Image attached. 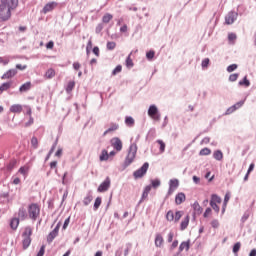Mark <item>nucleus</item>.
<instances>
[{"mask_svg":"<svg viewBox=\"0 0 256 256\" xmlns=\"http://www.w3.org/2000/svg\"><path fill=\"white\" fill-rule=\"evenodd\" d=\"M121 71H123V66L117 65L112 71V75H117V73H121Z\"/></svg>","mask_w":256,"mask_h":256,"instance_id":"obj_53","label":"nucleus"},{"mask_svg":"<svg viewBox=\"0 0 256 256\" xmlns=\"http://www.w3.org/2000/svg\"><path fill=\"white\" fill-rule=\"evenodd\" d=\"M101 203H102V198L98 196L94 201L93 211H98L99 207H101Z\"/></svg>","mask_w":256,"mask_h":256,"instance_id":"obj_32","label":"nucleus"},{"mask_svg":"<svg viewBox=\"0 0 256 256\" xmlns=\"http://www.w3.org/2000/svg\"><path fill=\"white\" fill-rule=\"evenodd\" d=\"M58 5L59 3L55 1L48 2L47 4L44 5L42 13H44V15H47V13H51V11H54Z\"/></svg>","mask_w":256,"mask_h":256,"instance_id":"obj_12","label":"nucleus"},{"mask_svg":"<svg viewBox=\"0 0 256 256\" xmlns=\"http://www.w3.org/2000/svg\"><path fill=\"white\" fill-rule=\"evenodd\" d=\"M133 60L131 59V53L128 55V57L126 58V67H128L129 69H131V67H133Z\"/></svg>","mask_w":256,"mask_h":256,"instance_id":"obj_51","label":"nucleus"},{"mask_svg":"<svg viewBox=\"0 0 256 256\" xmlns=\"http://www.w3.org/2000/svg\"><path fill=\"white\" fill-rule=\"evenodd\" d=\"M135 157H137V144L133 143L129 146L128 154L123 162L124 169H127L135 161Z\"/></svg>","mask_w":256,"mask_h":256,"instance_id":"obj_1","label":"nucleus"},{"mask_svg":"<svg viewBox=\"0 0 256 256\" xmlns=\"http://www.w3.org/2000/svg\"><path fill=\"white\" fill-rule=\"evenodd\" d=\"M186 200H187V196H185V193L183 192H179L175 196L176 205H181L182 203H185Z\"/></svg>","mask_w":256,"mask_h":256,"instance_id":"obj_15","label":"nucleus"},{"mask_svg":"<svg viewBox=\"0 0 256 256\" xmlns=\"http://www.w3.org/2000/svg\"><path fill=\"white\" fill-rule=\"evenodd\" d=\"M163 236L161 234H156L155 245L156 247H161L163 245Z\"/></svg>","mask_w":256,"mask_h":256,"instance_id":"obj_31","label":"nucleus"},{"mask_svg":"<svg viewBox=\"0 0 256 256\" xmlns=\"http://www.w3.org/2000/svg\"><path fill=\"white\" fill-rule=\"evenodd\" d=\"M31 85L30 81L22 84L19 88L20 93H27V91H31Z\"/></svg>","mask_w":256,"mask_h":256,"instance_id":"obj_18","label":"nucleus"},{"mask_svg":"<svg viewBox=\"0 0 256 256\" xmlns=\"http://www.w3.org/2000/svg\"><path fill=\"white\" fill-rule=\"evenodd\" d=\"M192 209L197 213V215H201L203 213V208L199 205V202L195 201L192 205Z\"/></svg>","mask_w":256,"mask_h":256,"instance_id":"obj_24","label":"nucleus"},{"mask_svg":"<svg viewBox=\"0 0 256 256\" xmlns=\"http://www.w3.org/2000/svg\"><path fill=\"white\" fill-rule=\"evenodd\" d=\"M199 155H200L201 157L207 156V155H211V149H209V148H203V149L200 150Z\"/></svg>","mask_w":256,"mask_h":256,"instance_id":"obj_43","label":"nucleus"},{"mask_svg":"<svg viewBox=\"0 0 256 256\" xmlns=\"http://www.w3.org/2000/svg\"><path fill=\"white\" fill-rule=\"evenodd\" d=\"M213 157L216 161H223V152L221 150H215Z\"/></svg>","mask_w":256,"mask_h":256,"instance_id":"obj_27","label":"nucleus"},{"mask_svg":"<svg viewBox=\"0 0 256 256\" xmlns=\"http://www.w3.org/2000/svg\"><path fill=\"white\" fill-rule=\"evenodd\" d=\"M109 187H111V178L107 176L105 180L98 186V193H105V191H109Z\"/></svg>","mask_w":256,"mask_h":256,"instance_id":"obj_9","label":"nucleus"},{"mask_svg":"<svg viewBox=\"0 0 256 256\" xmlns=\"http://www.w3.org/2000/svg\"><path fill=\"white\" fill-rule=\"evenodd\" d=\"M237 79H239V73H234L229 76L228 81H230V83H235Z\"/></svg>","mask_w":256,"mask_h":256,"instance_id":"obj_49","label":"nucleus"},{"mask_svg":"<svg viewBox=\"0 0 256 256\" xmlns=\"http://www.w3.org/2000/svg\"><path fill=\"white\" fill-rule=\"evenodd\" d=\"M166 220L171 222L175 220V214L173 213V210H169L166 214Z\"/></svg>","mask_w":256,"mask_h":256,"instance_id":"obj_39","label":"nucleus"},{"mask_svg":"<svg viewBox=\"0 0 256 256\" xmlns=\"http://www.w3.org/2000/svg\"><path fill=\"white\" fill-rule=\"evenodd\" d=\"M10 227L13 231H17V227H19V218H12L10 220Z\"/></svg>","mask_w":256,"mask_h":256,"instance_id":"obj_25","label":"nucleus"},{"mask_svg":"<svg viewBox=\"0 0 256 256\" xmlns=\"http://www.w3.org/2000/svg\"><path fill=\"white\" fill-rule=\"evenodd\" d=\"M43 255H45V245H42L40 247V250H39V252L37 253L36 256H43Z\"/></svg>","mask_w":256,"mask_h":256,"instance_id":"obj_62","label":"nucleus"},{"mask_svg":"<svg viewBox=\"0 0 256 256\" xmlns=\"http://www.w3.org/2000/svg\"><path fill=\"white\" fill-rule=\"evenodd\" d=\"M18 217L22 221H25V219H27V209H25V207L19 208Z\"/></svg>","mask_w":256,"mask_h":256,"instance_id":"obj_21","label":"nucleus"},{"mask_svg":"<svg viewBox=\"0 0 256 256\" xmlns=\"http://www.w3.org/2000/svg\"><path fill=\"white\" fill-rule=\"evenodd\" d=\"M238 85H240V87H250L251 82L249 81V79H247V76H244L243 80H240L238 82Z\"/></svg>","mask_w":256,"mask_h":256,"instance_id":"obj_29","label":"nucleus"},{"mask_svg":"<svg viewBox=\"0 0 256 256\" xmlns=\"http://www.w3.org/2000/svg\"><path fill=\"white\" fill-rule=\"evenodd\" d=\"M211 227H213V229H218L219 227V220L214 219L211 221Z\"/></svg>","mask_w":256,"mask_h":256,"instance_id":"obj_57","label":"nucleus"},{"mask_svg":"<svg viewBox=\"0 0 256 256\" xmlns=\"http://www.w3.org/2000/svg\"><path fill=\"white\" fill-rule=\"evenodd\" d=\"M17 75V68L8 70L1 76V79H13Z\"/></svg>","mask_w":256,"mask_h":256,"instance_id":"obj_14","label":"nucleus"},{"mask_svg":"<svg viewBox=\"0 0 256 256\" xmlns=\"http://www.w3.org/2000/svg\"><path fill=\"white\" fill-rule=\"evenodd\" d=\"M28 214L32 221H37V218L41 214V208H39V204L32 203L28 206Z\"/></svg>","mask_w":256,"mask_h":256,"instance_id":"obj_4","label":"nucleus"},{"mask_svg":"<svg viewBox=\"0 0 256 256\" xmlns=\"http://www.w3.org/2000/svg\"><path fill=\"white\" fill-rule=\"evenodd\" d=\"M173 237H175V233H173V231H170V232L168 233L167 242H168V243H173Z\"/></svg>","mask_w":256,"mask_h":256,"instance_id":"obj_59","label":"nucleus"},{"mask_svg":"<svg viewBox=\"0 0 256 256\" xmlns=\"http://www.w3.org/2000/svg\"><path fill=\"white\" fill-rule=\"evenodd\" d=\"M11 85H13L12 82H4L0 86V93H3V91H9V89H11Z\"/></svg>","mask_w":256,"mask_h":256,"instance_id":"obj_28","label":"nucleus"},{"mask_svg":"<svg viewBox=\"0 0 256 256\" xmlns=\"http://www.w3.org/2000/svg\"><path fill=\"white\" fill-rule=\"evenodd\" d=\"M100 161H108L109 160V152H107V150H102L100 157H99Z\"/></svg>","mask_w":256,"mask_h":256,"instance_id":"obj_34","label":"nucleus"},{"mask_svg":"<svg viewBox=\"0 0 256 256\" xmlns=\"http://www.w3.org/2000/svg\"><path fill=\"white\" fill-rule=\"evenodd\" d=\"M156 143H158V145H160L159 151L160 153H165V142H163V140H157Z\"/></svg>","mask_w":256,"mask_h":256,"instance_id":"obj_47","label":"nucleus"},{"mask_svg":"<svg viewBox=\"0 0 256 256\" xmlns=\"http://www.w3.org/2000/svg\"><path fill=\"white\" fill-rule=\"evenodd\" d=\"M17 165V160H11L7 166H6V169L7 171H12L15 169V166Z\"/></svg>","mask_w":256,"mask_h":256,"instance_id":"obj_36","label":"nucleus"},{"mask_svg":"<svg viewBox=\"0 0 256 256\" xmlns=\"http://www.w3.org/2000/svg\"><path fill=\"white\" fill-rule=\"evenodd\" d=\"M209 58H205L204 60H202V67L205 68V67H209Z\"/></svg>","mask_w":256,"mask_h":256,"instance_id":"obj_64","label":"nucleus"},{"mask_svg":"<svg viewBox=\"0 0 256 256\" xmlns=\"http://www.w3.org/2000/svg\"><path fill=\"white\" fill-rule=\"evenodd\" d=\"M237 17H239V13L230 11L225 17L226 25H233L237 21Z\"/></svg>","mask_w":256,"mask_h":256,"instance_id":"obj_11","label":"nucleus"},{"mask_svg":"<svg viewBox=\"0 0 256 256\" xmlns=\"http://www.w3.org/2000/svg\"><path fill=\"white\" fill-rule=\"evenodd\" d=\"M149 171V162H145L139 169L133 172L134 179H141L147 175Z\"/></svg>","mask_w":256,"mask_h":256,"instance_id":"obj_5","label":"nucleus"},{"mask_svg":"<svg viewBox=\"0 0 256 256\" xmlns=\"http://www.w3.org/2000/svg\"><path fill=\"white\" fill-rule=\"evenodd\" d=\"M11 11H14L13 8L5 6V4L0 3V23H5L11 19Z\"/></svg>","mask_w":256,"mask_h":256,"instance_id":"obj_2","label":"nucleus"},{"mask_svg":"<svg viewBox=\"0 0 256 256\" xmlns=\"http://www.w3.org/2000/svg\"><path fill=\"white\" fill-rule=\"evenodd\" d=\"M111 147L115 149V151H122L123 150V142L121 141V138L114 137L110 140Z\"/></svg>","mask_w":256,"mask_h":256,"instance_id":"obj_10","label":"nucleus"},{"mask_svg":"<svg viewBox=\"0 0 256 256\" xmlns=\"http://www.w3.org/2000/svg\"><path fill=\"white\" fill-rule=\"evenodd\" d=\"M91 201H93V191L89 190L86 194V197L83 199V205L87 207V205L91 204Z\"/></svg>","mask_w":256,"mask_h":256,"instance_id":"obj_16","label":"nucleus"},{"mask_svg":"<svg viewBox=\"0 0 256 256\" xmlns=\"http://www.w3.org/2000/svg\"><path fill=\"white\" fill-rule=\"evenodd\" d=\"M210 206L212 207V209L215 211V213H219V211L221 210V208H219V205L210 202Z\"/></svg>","mask_w":256,"mask_h":256,"instance_id":"obj_56","label":"nucleus"},{"mask_svg":"<svg viewBox=\"0 0 256 256\" xmlns=\"http://www.w3.org/2000/svg\"><path fill=\"white\" fill-rule=\"evenodd\" d=\"M210 203H215V204L221 203V198L217 194H212Z\"/></svg>","mask_w":256,"mask_h":256,"instance_id":"obj_38","label":"nucleus"},{"mask_svg":"<svg viewBox=\"0 0 256 256\" xmlns=\"http://www.w3.org/2000/svg\"><path fill=\"white\" fill-rule=\"evenodd\" d=\"M232 113H235V109L233 106H230L224 113V115H231Z\"/></svg>","mask_w":256,"mask_h":256,"instance_id":"obj_61","label":"nucleus"},{"mask_svg":"<svg viewBox=\"0 0 256 256\" xmlns=\"http://www.w3.org/2000/svg\"><path fill=\"white\" fill-rule=\"evenodd\" d=\"M113 19V14L106 13L102 17V23L105 25L107 23H110V21Z\"/></svg>","mask_w":256,"mask_h":256,"instance_id":"obj_30","label":"nucleus"},{"mask_svg":"<svg viewBox=\"0 0 256 256\" xmlns=\"http://www.w3.org/2000/svg\"><path fill=\"white\" fill-rule=\"evenodd\" d=\"M150 186L152 187V189H159V187H161V179L156 178L150 180Z\"/></svg>","mask_w":256,"mask_h":256,"instance_id":"obj_22","label":"nucleus"},{"mask_svg":"<svg viewBox=\"0 0 256 256\" xmlns=\"http://www.w3.org/2000/svg\"><path fill=\"white\" fill-rule=\"evenodd\" d=\"M31 235H33V230L31 227H26L24 232L22 233V245L23 249H29V245H31Z\"/></svg>","mask_w":256,"mask_h":256,"instance_id":"obj_3","label":"nucleus"},{"mask_svg":"<svg viewBox=\"0 0 256 256\" xmlns=\"http://www.w3.org/2000/svg\"><path fill=\"white\" fill-rule=\"evenodd\" d=\"M0 4L15 10L16 7H19V0H0Z\"/></svg>","mask_w":256,"mask_h":256,"instance_id":"obj_13","label":"nucleus"},{"mask_svg":"<svg viewBox=\"0 0 256 256\" xmlns=\"http://www.w3.org/2000/svg\"><path fill=\"white\" fill-rule=\"evenodd\" d=\"M153 57H155V51L150 50L146 53V58L148 59V61H151V59H153Z\"/></svg>","mask_w":256,"mask_h":256,"instance_id":"obj_54","label":"nucleus"},{"mask_svg":"<svg viewBox=\"0 0 256 256\" xmlns=\"http://www.w3.org/2000/svg\"><path fill=\"white\" fill-rule=\"evenodd\" d=\"M245 105V100H240L236 104L232 105L234 111H237V109H241V107Z\"/></svg>","mask_w":256,"mask_h":256,"instance_id":"obj_46","label":"nucleus"},{"mask_svg":"<svg viewBox=\"0 0 256 256\" xmlns=\"http://www.w3.org/2000/svg\"><path fill=\"white\" fill-rule=\"evenodd\" d=\"M240 250H241V242H236L232 248V252L237 256Z\"/></svg>","mask_w":256,"mask_h":256,"instance_id":"obj_37","label":"nucleus"},{"mask_svg":"<svg viewBox=\"0 0 256 256\" xmlns=\"http://www.w3.org/2000/svg\"><path fill=\"white\" fill-rule=\"evenodd\" d=\"M117 129H119V124L112 122L110 123V127L108 128V131L113 132V131H117Z\"/></svg>","mask_w":256,"mask_h":256,"instance_id":"obj_50","label":"nucleus"},{"mask_svg":"<svg viewBox=\"0 0 256 256\" xmlns=\"http://www.w3.org/2000/svg\"><path fill=\"white\" fill-rule=\"evenodd\" d=\"M250 215H251V212H249V210H246L244 212V214H243V216L241 217V220H240L242 225L247 221V219H249Z\"/></svg>","mask_w":256,"mask_h":256,"instance_id":"obj_40","label":"nucleus"},{"mask_svg":"<svg viewBox=\"0 0 256 256\" xmlns=\"http://www.w3.org/2000/svg\"><path fill=\"white\" fill-rule=\"evenodd\" d=\"M191 247V240H187V241H184L182 242L180 245H179V248H178V251L179 253H182V251L185 249L186 251H189Z\"/></svg>","mask_w":256,"mask_h":256,"instance_id":"obj_17","label":"nucleus"},{"mask_svg":"<svg viewBox=\"0 0 256 256\" xmlns=\"http://www.w3.org/2000/svg\"><path fill=\"white\" fill-rule=\"evenodd\" d=\"M117 47V43L115 42H107L106 44V49L108 51H113V49H115Z\"/></svg>","mask_w":256,"mask_h":256,"instance_id":"obj_48","label":"nucleus"},{"mask_svg":"<svg viewBox=\"0 0 256 256\" xmlns=\"http://www.w3.org/2000/svg\"><path fill=\"white\" fill-rule=\"evenodd\" d=\"M23 111V106L21 104H13L10 107V113H21Z\"/></svg>","mask_w":256,"mask_h":256,"instance_id":"obj_19","label":"nucleus"},{"mask_svg":"<svg viewBox=\"0 0 256 256\" xmlns=\"http://www.w3.org/2000/svg\"><path fill=\"white\" fill-rule=\"evenodd\" d=\"M183 211H176L174 216V223H178V221L183 217Z\"/></svg>","mask_w":256,"mask_h":256,"instance_id":"obj_44","label":"nucleus"},{"mask_svg":"<svg viewBox=\"0 0 256 256\" xmlns=\"http://www.w3.org/2000/svg\"><path fill=\"white\" fill-rule=\"evenodd\" d=\"M46 79H53L55 77V69L49 68L45 73Z\"/></svg>","mask_w":256,"mask_h":256,"instance_id":"obj_35","label":"nucleus"},{"mask_svg":"<svg viewBox=\"0 0 256 256\" xmlns=\"http://www.w3.org/2000/svg\"><path fill=\"white\" fill-rule=\"evenodd\" d=\"M59 229H61V222H58L55 228L48 234L47 243H53L57 235H59Z\"/></svg>","mask_w":256,"mask_h":256,"instance_id":"obj_8","label":"nucleus"},{"mask_svg":"<svg viewBox=\"0 0 256 256\" xmlns=\"http://www.w3.org/2000/svg\"><path fill=\"white\" fill-rule=\"evenodd\" d=\"M179 245L178 240H174L170 246V251H173L174 249H177V246Z\"/></svg>","mask_w":256,"mask_h":256,"instance_id":"obj_60","label":"nucleus"},{"mask_svg":"<svg viewBox=\"0 0 256 256\" xmlns=\"http://www.w3.org/2000/svg\"><path fill=\"white\" fill-rule=\"evenodd\" d=\"M124 123L127 127H134L135 119L132 116H126Z\"/></svg>","mask_w":256,"mask_h":256,"instance_id":"obj_23","label":"nucleus"},{"mask_svg":"<svg viewBox=\"0 0 256 256\" xmlns=\"http://www.w3.org/2000/svg\"><path fill=\"white\" fill-rule=\"evenodd\" d=\"M239 67L237 64H231L227 67L226 71L228 73H233V71H236V69Z\"/></svg>","mask_w":256,"mask_h":256,"instance_id":"obj_52","label":"nucleus"},{"mask_svg":"<svg viewBox=\"0 0 256 256\" xmlns=\"http://www.w3.org/2000/svg\"><path fill=\"white\" fill-rule=\"evenodd\" d=\"M69 223H71V216L65 219L62 229H67V227H69Z\"/></svg>","mask_w":256,"mask_h":256,"instance_id":"obj_55","label":"nucleus"},{"mask_svg":"<svg viewBox=\"0 0 256 256\" xmlns=\"http://www.w3.org/2000/svg\"><path fill=\"white\" fill-rule=\"evenodd\" d=\"M31 145H32L33 149L39 148V140L37 139V137H35V136L32 137Z\"/></svg>","mask_w":256,"mask_h":256,"instance_id":"obj_42","label":"nucleus"},{"mask_svg":"<svg viewBox=\"0 0 256 256\" xmlns=\"http://www.w3.org/2000/svg\"><path fill=\"white\" fill-rule=\"evenodd\" d=\"M103 29H105V24L103 22L99 23L96 28H95V34L99 35V33H101V31H103Z\"/></svg>","mask_w":256,"mask_h":256,"instance_id":"obj_41","label":"nucleus"},{"mask_svg":"<svg viewBox=\"0 0 256 256\" xmlns=\"http://www.w3.org/2000/svg\"><path fill=\"white\" fill-rule=\"evenodd\" d=\"M125 250H124V256L129 255V251H131V249H133V244L131 242L126 243L125 245Z\"/></svg>","mask_w":256,"mask_h":256,"instance_id":"obj_45","label":"nucleus"},{"mask_svg":"<svg viewBox=\"0 0 256 256\" xmlns=\"http://www.w3.org/2000/svg\"><path fill=\"white\" fill-rule=\"evenodd\" d=\"M179 189V179H170L169 181V189L166 194V197H171L172 193H175Z\"/></svg>","mask_w":256,"mask_h":256,"instance_id":"obj_7","label":"nucleus"},{"mask_svg":"<svg viewBox=\"0 0 256 256\" xmlns=\"http://www.w3.org/2000/svg\"><path fill=\"white\" fill-rule=\"evenodd\" d=\"M189 215H186L183 221L180 223V231H185L189 227Z\"/></svg>","mask_w":256,"mask_h":256,"instance_id":"obj_20","label":"nucleus"},{"mask_svg":"<svg viewBox=\"0 0 256 256\" xmlns=\"http://www.w3.org/2000/svg\"><path fill=\"white\" fill-rule=\"evenodd\" d=\"M75 89V81H69L68 84L65 87L66 93H71Z\"/></svg>","mask_w":256,"mask_h":256,"instance_id":"obj_33","label":"nucleus"},{"mask_svg":"<svg viewBox=\"0 0 256 256\" xmlns=\"http://www.w3.org/2000/svg\"><path fill=\"white\" fill-rule=\"evenodd\" d=\"M0 203H9V192L0 193Z\"/></svg>","mask_w":256,"mask_h":256,"instance_id":"obj_26","label":"nucleus"},{"mask_svg":"<svg viewBox=\"0 0 256 256\" xmlns=\"http://www.w3.org/2000/svg\"><path fill=\"white\" fill-rule=\"evenodd\" d=\"M235 39H237V34L235 33L228 34V41H235Z\"/></svg>","mask_w":256,"mask_h":256,"instance_id":"obj_63","label":"nucleus"},{"mask_svg":"<svg viewBox=\"0 0 256 256\" xmlns=\"http://www.w3.org/2000/svg\"><path fill=\"white\" fill-rule=\"evenodd\" d=\"M148 115L151 119H154V121H161V113H159V108H157L155 104L150 105Z\"/></svg>","mask_w":256,"mask_h":256,"instance_id":"obj_6","label":"nucleus"},{"mask_svg":"<svg viewBox=\"0 0 256 256\" xmlns=\"http://www.w3.org/2000/svg\"><path fill=\"white\" fill-rule=\"evenodd\" d=\"M29 171V168L22 166L19 169V173H21V175H27V172Z\"/></svg>","mask_w":256,"mask_h":256,"instance_id":"obj_58","label":"nucleus"}]
</instances>
